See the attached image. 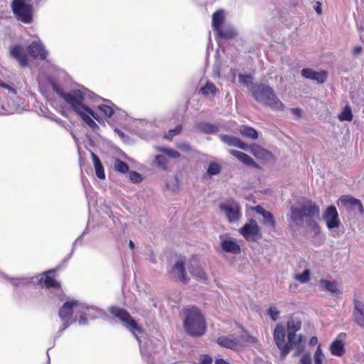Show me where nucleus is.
<instances>
[{
    "instance_id": "nucleus-57",
    "label": "nucleus",
    "mask_w": 364,
    "mask_h": 364,
    "mask_svg": "<svg viewBox=\"0 0 364 364\" xmlns=\"http://www.w3.org/2000/svg\"><path fill=\"white\" fill-rule=\"evenodd\" d=\"M215 364H230L223 358H218L215 361Z\"/></svg>"
},
{
    "instance_id": "nucleus-19",
    "label": "nucleus",
    "mask_w": 364,
    "mask_h": 364,
    "mask_svg": "<svg viewBox=\"0 0 364 364\" xmlns=\"http://www.w3.org/2000/svg\"><path fill=\"white\" fill-rule=\"evenodd\" d=\"M353 318L355 322L364 328V304L358 300H354Z\"/></svg>"
},
{
    "instance_id": "nucleus-18",
    "label": "nucleus",
    "mask_w": 364,
    "mask_h": 364,
    "mask_svg": "<svg viewBox=\"0 0 364 364\" xmlns=\"http://www.w3.org/2000/svg\"><path fill=\"white\" fill-rule=\"evenodd\" d=\"M188 270L193 277H196L198 280H207L206 274L204 270L199 265L198 261L192 258L189 261Z\"/></svg>"
},
{
    "instance_id": "nucleus-51",
    "label": "nucleus",
    "mask_w": 364,
    "mask_h": 364,
    "mask_svg": "<svg viewBox=\"0 0 364 364\" xmlns=\"http://www.w3.org/2000/svg\"><path fill=\"white\" fill-rule=\"evenodd\" d=\"M240 80L242 83H248L252 80V76L249 75H240Z\"/></svg>"
},
{
    "instance_id": "nucleus-26",
    "label": "nucleus",
    "mask_w": 364,
    "mask_h": 364,
    "mask_svg": "<svg viewBox=\"0 0 364 364\" xmlns=\"http://www.w3.org/2000/svg\"><path fill=\"white\" fill-rule=\"evenodd\" d=\"M330 351L333 355L341 357L345 353L344 343L337 338L330 345Z\"/></svg>"
},
{
    "instance_id": "nucleus-32",
    "label": "nucleus",
    "mask_w": 364,
    "mask_h": 364,
    "mask_svg": "<svg viewBox=\"0 0 364 364\" xmlns=\"http://www.w3.org/2000/svg\"><path fill=\"white\" fill-rule=\"evenodd\" d=\"M250 150L255 157L261 159H265L269 154L266 149L257 144L250 146Z\"/></svg>"
},
{
    "instance_id": "nucleus-28",
    "label": "nucleus",
    "mask_w": 364,
    "mask_h": 364,
    "mask_svg": "<svg viewBox=\"0 0 364 364\" xmlns=\"http://www.w3.org/2000/svg\"><path fill=\"white\" fill-rule=\"evenodd\" d=\"M92 159L93 161L95 170L97 176L100 179H105V170H104V167L101 163L100 158L95 154L92 153Z\"/></svg>"
},
{
    "instance_id": "nucleus-20",
    "label": "nucleus",
    "mask_w": 364,
    "mask_h": 364,
    "mask_svg": "<svg viewBox=\"0 0 364 364\" xmlns=\"http://www.w3.org/2000/svg\"><path fill=\"white\" fill-rule=\"evenodd\" d=\"M339 201L346 208L349 209L358 207L359 210L363 212V206L360 200L356 199L350 196H342L339 198Z\"/></svg>"
},
{
    "instance_id": "nucleus-16",
    "label": "nucleus",
    "mask_w": 364,
    "mask_h": 364,
    "mask_svg": "<svg viewBox=\"0 0 364 364\" xmlns=\"http://www.w3.org/2000/svg\"><path fill=\"white\" fill-rule=\"evenodd\" d=\"M55 269H50L43 274V276L39 279V283L45 286L48 289L54 288L60 289V283L57 282L54 278L53 274Z\"/></svg>"
},
{
    "instance_id": "nucleus-31",
    "label": "nucleus",
    "mask_w": 364,
    "mask_h": 364,
    "mask_svg": "<svg viewBox=\"0 0 364 364\" xmlns=\"http://www.w3.org/2000/svg\"><path fill=\"white\" fill-rule=\"evenodd\" d=\"M197 127L198 129L204 134H215L219 130L216 125L208 122H200Z\"/></svg>"
},
{
    "instance_id": "nucleus-2",
    "label": "nucleus",
    "mask_w": 364,
    "mask_h": 364,
    "mask_svg": "<svg viewBox=\"0 0 364 364\" xmlns=\"http://www.w3.org/2000/svg\"><path fill=\"white\" fill-rule=\"evenodd\" d=\"M183 328L188 335L200 337L205 333L206 321L198 308L187 306L183 309Z\"/></svg>"
},
{
    "instance_id": "nucleus-34",
    "label": "nucleus",
    "mask_w": 364,
    "mask_h": 364,
    "mask_svg": "<svg viewBox=\"0 0 364 364\" xmlns=\"http://www.w3.org/2000/svg\"><path fill=\"white\" fill-rule=\"evenodd\" d=\"M155 150L158 152L164 154L166 156L172 159H178L181 157V154L173 149L166 148L164 146H156Z\"/></svg>"
},
{
    "instance_id": "nucleus-12",
    "label": "nucleus",
    "mask_w": 364,
    "mask_h": 364,
    "mask_svg": "<svg viewBox=\"0 0 364 364\" xmlns=\"http://www.w3.org/2000/svg\"><path fill=\"white\" fill-rule=\"evenodd\" d=\"M323 218L326 221L328 229L338 228L341 225L338 213L334 205H330L325 210Z\"/></svg>"
},
{
    "instance_id": "nucleus-47",
    "label": "nucleus",
    "mask_w": 364,
    "mask_h": 364,
    "mask_svg": "<svg viewBox=\"0 0 364 364\" xmlns=\"http://www.w3.org/2000/svg\"><path fill=\"white\" fill-rule=\"evenodd\" d=\"M268 314L273 321H276L279 315V311L275 307H270L268 309Z\"/></svg>"
},
{
    "instance_id": "nucleus-10",
    "label": "nucleus",
    "mask_w": 364,
    "mask_h": 364,
    "mask_svg": "<svg viewBox=\"0 0 364 364\" xmlns=\"http://www.w3.org/2000/svg\"><path fill=\"white\" fill-rule=\"evenodd\" d=\"M219 208L225 214L228 221L230 223L238 220L241 216V208L239 204L234 200L221 203L219 205Z\"/></svg>"
},
{
    "instance_id": "nucleus-7",
    "label": "nucleus",
    "mask_w": 364,
    "mask_h": 364,
    "mask_svg": "<svg viewBox=\"0 0 364 364\" xmlns=\"http://www.w3.org/2000/svg\"><path fill=\"white\" fill-rule=\"evenodd\" d=\"M319 207L310 200H307L300 208L291 207V219L293 221L302 220L304 218H312L319 214Z\"/></svg>"
},
{
    "instance_id": "nucleus-39",
    "label": "nucleus",
    "mask_w": 364,
    "mask_h": 364,
    "mask_svg": "<svg viewBox=\"0 0 364 364\" xmlns=\"http://www.w3.org/2000/svg\"><path fill=\"white\" fill-rule=\"evenodd\" d=\"M114 166V168L122 173H126L129 170L128 164L120 159H116Z\"/></svg>"
},
{
    "instance_id": "nucleus-56",
    "label": "nucleus",
    "mask_w": 364,
    "mask_h": 364,
    "mask_svg": "<svg viewBox=\"0 0 364 364\" xmlns=\"http://www.w3.org/2000/svg\"><path fill=\"white\" fill-rule=\"evenodd\" d=\"M318 343V338L316 336H312L309 340L310 346H315Z\"/></svg>"
},
{
    "instance_id": "nucleus-55",
    "label": "nucleus",
    "mask_w": 364,
    "mask_h": 364,
    "mask_svg": "<svg viewBox=\"0 0 364 364\" xmlns=\"http://www.w3.org/2000/svg\"><path fill=\"white\" fill-rule=\"evenodd\" d=\"M315 10L318 14H321L322 13V8H321V4L318 1L316 2L315 6Z\"/></svg>"
},
{
    "instance_id": "nucleus-5",
    "label": "nucleus",
    "mask_w": 364,
    "mask_h": 364,
    "mask_svg": "<svg viewBox=\"0 0 364 364\" xmlns=\"http://www.w3.org/2000/svg\"><path fill=\"white\" fill-rule=\"evenodd\" d=\"M12 11L16 18L26 24H30L33 21V6L27 0H13L11 4Z\"/></svg>"
},
{
    "instance_id": "nucleus-52",
    "label": "nucleus",
    "mask_w": 364,
    "mask_h": 364,
    "mask_svg": "<svg viewBox=\"0 0 364 364\" xmlns=\"http://www.w3.org/2000/svg\"><path fill=\"white\" fill-rule=\"evenodd\" d=\"M362 47L360 46H355L353 48L352 53L353 55H358L362 52Z\"/></svg>"
},
{
    "instance_id": "nucleus-23",
    "label": "nucleus",
    "mask_w": 364,
    "mask_h": 364,
    "mask_svg": "<svg viewBox=\"0 0 364 364\" xmlns=\"http://www.w3.org/2000/svg\"><path fill=\"white\" fill-rule=\"evenodd\" d=\"M220 138L223 142L229 146H236L244 150L247 149V144L237 137L223 134L220 136Z\"/></svg>"
},
{
    "instance_id": "nucleus-29",
    "label": "nucleus",
    "mask_w": 364,
    "mask_h": 364,
    "mask_svg": "<svg viewBox=\"0 0 364 364\" xmlns=\"http://www.w3.org/2000/svg\"><path fill=\"white\" fill-rule=\"evenodd\" d=\"M154 164L158 168L163 171H168L169 168V161L165 155H156Z\"/></svg>"
},
{
    "instance_id": "nucleus-40",
    "label": "nucleus",
    "mask_w": 364,
    "mask_h": 364,
    "mask_svg": "<svg viewBox=\"0 0 364 364\" xmlns=\"http://www.w3.org/2000/svg\"><path fill=\"white\" fill-rule=\"evenodd\" d=\"M98 110L102 112L104 115L107 117H111L114 114V109L113 108L107 105H100L97 106Z\"/></svg>"
},
{
    "instance_id": "nucleus-46",
    "label": "nucleus",
    "mask_w": 364,
    "mask_h": 364,
    "mask_svg": "<svg viewBox=\"0 0 364 364\" xmlns=\"http://www.w3.org/2000/svg\"><path fill=\"white\" fill-rule=\"evenodd\" d=\"M129 179L133 183H140L142 181V177L139 173L136 171H132L129 173Z\"/></svg>"
},
{
    "instance_id": "nucleus-8",
    "label": "nucleus",
    "mask_w": 364,
    "mask_h": 364,
    "mask_svg": "<svg viewBox=\"0 0 364 364\" xmlns=\"http://www.w3.org/2000/svg\"><path fill=\"white\" fill-rule=\"evenodd\" d=\"M239 232L248 242H257L262 237L261 228L255 219H250L240 230Z\"/></svg>"
},
{
    "instance_id": "nucleus-15",
    "label": "nucleus",
    "mask_w": 364,
    "mask_h": 364,
    "mask_svg": "<svg viewBox=\"0 0 364 364\" xmlns=\"http://www.w3.org/2000/svg\"><path fill=\"white\" fill-rule=\"evenodd\" d=\"M301 73L304 77L316 80L318 83L324 82L326 80L328 76V73L325 70L316 72L310 68L303 69Z\"/></svg>"
},
{
    "instance_id": "nucleus-41",
    "label": "nucleus",
    "mask_w": 364,
    "mask_h": 364,
    "mask_svg": "<svg viewBox=\"0 0 364 364\" xmlns=\"http://www.w3.org/2000/svg\"><path fill=\"white\" fill-rule=\"evenodd\" d=\"M220 171L221 166L215 162H212L209 164V166L207 170V173L209 176L217 175L220 172Z\"/></svg>"
},
{
    "instance_id": "nucleus-24",
    "label": "nucleus",
    "mask_w": 364,
    "mask_h": 364,
    "mask_svg": "<svg viewBox=\"0 0 364 364\" xmlns=\"http://www.w3.org/2000/svg\"><path fill=\"white\" fill-rule=\"evenodd\" d=\"M225 22V15L223 10L220 9L213 14L212 16V26L213 30L216 32L219 31Z\"/></svg>"
},
{
    "instance_id": "nucleus-22",
    "label": "nucleus",
    "mask_w": 364,
    "mask_h": 364,
    "mask_svg": "<svg viewBox=\"0 0 364 364\" xmlns=\"http://www.w3.org/2000/svg\"><path fill=\"white\" fill-rule=\"evenodd\" d=\"M220 246L223 250L232 254H239L241 252L240 246L234 240H224L221 241Z\"/></svg>"
},
{
    "instance_id": "nucleus-48",
    "label": "nucleus",
    "mask_w": 364,
    "mask_h": 364,
    "mask_svg": "<svg viewBox=\"0 0 364 364\" xmlns=\"http://www.w3.org/2000/svg\"><path fill=\"white\" fill-rule=\"evenodd\" d=\"M300 364H312L311 354L305 353L300 359Z\"/></svg>"
},
{
    "instance_id": "nucleus-13",
    "label": "nucleus",
    "mask_w": 364,
    "mask_h": 364,
    "mask_svg": "<svg viewBox=\"0 0 364 364\" xmlns=\"http://www.w3.org/2000/svg\"><path fill=\"white\" fill-rule=\"evenodd\" d=\"M10 55L18 63L22 68L28 66L29 61L23 48L19 44L12 46L9 49Z\"/></svg>"
},
{
    "instance_id": "nucleus-3",
    "label": "nucleus",
    "mask_w": 364,
    "mask_h": 364,
    "mask_svg": "<svg viewBox=\"0 0 364 364\" xmlns=\"http://www.w3.org/2000/svg\"><path fill=\"white\" fill-rule=\"evenodd\" d=\"M250 92L257 102L277 110L284 109V104L279 100L270 86L262 83H256L252 85Z\"/></svg>"
},
{
    "instance_id": "nucleus-27",
    "label": "nucleus",
    "mask_w": 364,
    "mask_h": 364,
    "mask_svg": "<svg viewBox=\"0 0 364 364\" xmlns=\"http://www.w3.org/2000/svg\"><path fill=\"white\" fill-rule=\"evenodd\" d=\"M90 308L88 306H85L80 303H79V306H77L76 312L78 314L76 316V321L77 320L80 324L85 325L87 323V316L88 312L90 311Z\"/></svg>"
},
{
    "instance_id": "nucleus-49",
    "label": "nucleus",
    "mask_w": 364,
    "mask_h": 364,
    "mask_svg": "<svg viewBox=\"0 0 364 364\" xmlns=\"http://www.w3.org/2000/svg\"><path fill=\"white\" fill-rule=\"evenodd\" d=\"M176 146L178 149L184 152H189L191 151V146L186 142L179 143L177 144Z\"/></svg>"
},
{
    "instance_id": "nucleus-17",
    "label": "nucleus",
    "mask_w": 364,
    "mask_h": 364,
    "mask_svg": "<svg viewBox=\"0 0 364 364\" xmlns=\"http://www.w3.org/2000/svg\"><path fill=\"white\" fill-rule=\"evenodd\" d=\"M216 343L223 348L235 350L240 344V339L233 335H229L218 337Z\"/></svg>"
},
{
    "instance_id": "nucleus-25",
    "label": "nucleus",
    "mask_w": 364,
    "mask_h": 364,
    "mask_svg": "<svg viewBox=\"0 0 364 364\" xmlns=\"http://www.w3.org/2000/svg\"><path fill=\"white\" fill-rule=\"evenodd\" d=\"M230 153L236 157L238 160H240L243 164L248 165V166H257V164L255 162V161L247 154L237 151L231 149L230 151Z\"/></svg>"
},
{
    "instance_id": "nucleus-53",
    "label": "nucleus",
    "mask_w": 364,
    "mask_h": 364,
    "mask_svg": "<svg viewBox=\"0 0 364 364\" xmlns=\"http://www.w3.org/2000/svg\"><path fill=\"white\" fill-rule=\"evenodd\" d=\"M0 87L7 89L10 92H12L14 93L16 92V90L14 88H13L12 87H11L10 85H7L6 83H5L4 82H0Z\"/></svg>"
},
{
    "instance_id": "nucleus-42",
    "label": "nucleus",
    "mask_w": 364,
    "mask_h": 364,
    "mask_svg": "<svg viewBox=\"0 0 364 364\" xmlns=\"http://www.w3.org/2000/svg\"><path fill=\"white\" fill-rule=\"evenodd\" d=\"M295 279L301 283H306L310 280V271L305 269L301 274H296Z\"/></svg>"
},
{
    "instance_id": "nucleus-21",
    "label": "nucleus",
    "mask_w": 364,
    "mask_h": 364,
    "mask_svg": "<svg viewBox=\"0 0 364 364\" xmlns=\"http://www.w3.org/2000/svg\"><path fill=\"white\" fill-rule=\"evenodd\" d=\"M172 272L175 274L176 280L186 283L188 278L186 276L184 268V262L181 260L177 261L172 268Z\"/></svg>"
},
{
    "instance_id": "nucleus-4",
    "label": "nucleus",
    "mask_w": 364,
    "mask_h": 364,
    "mask_svg": "<svg viewBox=\"0 0 364 364\" xmlns=\"http://www.w3.org/2000/svg\"><path fill=\"white\" fill-rule=\"evenodd\" d=\"M53 90L68 104L77 114L83 112L87 105L84 103L85 93L80 90H73L66 92L55 82H51Z\"/></svg>"
},
{
    "instance_id": "nucleus-45",
    "label": "nucleus",
    "mask_w": 364,
    "mask_h": 364,
    "mask_svg": "<svg viewBox=\"0 0 364 364\" xmlns=\"http://www.w3.org/2000/svg\"><path fill=\"white\" fill-rule=\"evenodd\" d=\"M86 112L87 114H88L90 117H93L95 119H96L97 122H101L102 118L100 117L99 114H97L96 112H95L90 107L87 106L85 109L84 110Z\"/></svg>"
},
{
    "instance_id": "nucleus-9",
    "label": "nucleus",
    "mask_w": 364,
    "mask_h": 364,
    "mask_svg": "<svg viewBox=\"0 0 364 364\" xmlns=\"http://www.w3.org/2000/svg\"><path fill=\"white\" fill-rule=\"evenodd\" d=\"M77 306H79V302L72 300L65 302L60 308L58 315L63 322L64 328H68L71 323L76 321V319L72 320V318L73 311H76Z\"/></svg>"
},
{
    "instance_id": "nucleus-37",
    "label": "nucleus",
    "mask_w": 364,
    "mask_h": 364,
    "mask_svg": "<svg viewBox=\"0 0 364 364\" xmlns=\"http://www.w3.org/2000/svg\"><path fill=\"white\" fill-rule=\"evenodd\" d=\"M241 134L246 137L252 139H257L258 138V133L252 127L245 126L242 127V129L240 130Z\"/></svg>"
},
{
    "instance_id": "nucleus-54",
    "label": "nucleus",
    "mask_w": 364,
    "mask_h": 364,
    "mask_svg": "<svg viewBox=\"0 0 364 364\" xmlns=\"http://www.w3.org/2000/svg\"><path fill=\"white\" fill-rule=\"evenodd\" d=\"M291 113L296 116L298 118H300L301 116V110L300 108H293L291 109Z\"/></svg>"
},
{
    "instance_id": "nucleus-14",
    "label": "nucleus",
    "mask_w": 364,
    "mask_h": 364,
    "mask_svg": "<svg viewBox=\"0 0 364 364\" xmlns=\"http://www.w3.org/2000/svg\"><path fill=\"white\" fill-rule=\"evenodd\" d=\"M252 209L263 217L262 224L264 227L270 228L272 230H275L276 221L272 213L264 210L260 205L252 207Z\"/></svg>"
},
{
    "instance_id": "nucleus-36",
    "label": "nucleus",
    "mask_w": 364,
    "mask_h": 364,
    "mask_svg": "<svg viewBox=\"0 0 364 364\" xmlns=\"http://www.w3.org/2000/svg\"><path fill=\"white\" fill-rule=\"evenodd\" d=\"M320 282L325 290L333 294H337L338 292H339L336 282H330L326 279H321Z\"/></svg>"
},
{
    "instance_id": "nucleus-50",
    "label": "nucleus",
    "mask_w": 364,
    "mask_h": 364,
    "mask_svg": "<svg viewBox=\"0 0 364 364\" xmlns=\"http://www.w3.org/2000/svg\"><path fill=\"white\" fill-rule=\"evenodd\" d=\"M213 359L209 355H203L200 357V364H212Z\"/></svg>"
},
{
    "instance_id": "nucleus-35",
    "label": "nucleus",
    "mask_w": 364,
    "mask_h": 364,
    "mask_svg": "<svg viewBox=\"0 0 364 364\" xmlns=\"http://www.w3.org/2000/svg\"><path fill=\"white\" fill-rule=\"evenodd\" d=\"M338 118L341 122H351L353 120V115L350 105H347L343 107L341 112L338 114Z\"/></svg>"
},
{
    "instance_id": "nucleus-44",
    "label": "nucleus",
    "mask_w": 364,
    "mask_h": 364,
    "mask_svg": "<svg viewBox=\"0 0 364 364\" xmlns=\"http://www.w3.org/2000/svg\"><path fill=\"white\" fill-rule=\"evenodd\" d=\"M182 131V125L178 124L174 129H169L168 133L166 134L165 137L169 140H171L172 138L179 134Z\"/></svg>"
},
{
    "instance_id": "nucleus-60",
    "label": "nucleus",
    "mask_w": 364,
    "mask_h": 364,
    "mask_svg": "<svg viewBox=\"0 0 364 364\" xmlns=\"http://www.w3.org/2000/svg\"><path fill=\"white\" fill-rule=\"evenodd\" d=\"M250 340H251L252 342H253V343H256L257 342V339L255 338H254L252 336H250Z\"/></svg>"
},
{
    "instance_id": "nucleus-43",
    "label": "nucleus",
    "mask_w": 364,
    "mask_h": 364,
    "mask_svg": "<svg viewBox=\"0 0 364 364\" xmlns=\"http://www.w3.org/2000/svg\"><path fill=\"white\" fill-rule=\"evenodd\" d=\"M324 359V355L322 352L321 345H318L316 352L314 353V363L322 364L323 360Z\"/></svg>"
},
{
    "instance_id": "nucleus-11",
    "label": "nucleus",
    "mask_w": 364,
    "mask_h": 364,
    "mask_svg": "<svg viewBox=\"0 0 364 364\" xmlns=\"http://www.w3.org/2000/svg\"><path fill=\"white\" fill-rule=\"evenodd\" d=\"M26 50L28 55L34 60H44L48 55V50L40 40L32 41L28 46Z\"/></svg>"
},
{
    "instance_id": "nucleus-6",
    "label": "nucleus",
    "mask_w": 364,
    "mask_h": 364,
    "mask_svg": "<svg viewBox=\"0 0 364 364\" xmlns=\"http://www.w3.org/2000/svg\"><path fill=\"white\" fill-rule=\"evenodd\" d=\"M109 311L112 315L117 318L132 333H135L136 332L141 333L143 331L136 320L134 319L130 314L124 309L112 306L109 309Z\"/></svg>"
},
{
    "instance_id": "nucleus-33",
    "label": "nucleus",
    "mask_w": 364,
    "mask_h": 364,
    "mask_svg": "<svg viewBox=\"0 0 364 364\" xmlns=\"http://www.w3.org/2000/svg\"><path fill=\"white\" fill-rule=\"evenodd\" d=\"M218 89L212 82L208 81L205 85L200 89V92L203 95L208 96L211 94L215 95L218 92Z\"/></svg>"
},
{
    "instance_id": "nucleus-38",
    "label": "nucleus",
    "mask_w": 364,
    "mask_h": 364,
    "mask_svg": "<svg viewBox=\"0 0 364 364\" xmlns=\"http://www.w3.org/2000/svg\"><path fill=\"white\" fill-rule=\"evenodd\" d=\"M80 118L93 130L99 129V126L96 122L88 115L86 112H83L79 114Z\"/></svg>"
},
{
    "instance_id": "nucleus-30",
    "label": "nucleus",
    "mask_w": 364,
    "mask_h": 364,
    "mask_svg": "<svg viewBox=\"0 0 364 364\" xmlns=\"http://www.w3.org/2000/svg\"><path fill=\"white\" fill-rule=\"evenodd\" d=\"M218 36L224 39H232L237 36V31L231 27L225 28H221L219 31H216Z\"/></svg>"
},
{
    "instance_id": "nucleus-58",
    "label": "nucleus",
    "mask_w": 364,
    "mask_h": 364,
    "mask_svg": "<svg viewBox=\"0 0 364 364\" xmlns=\"http://www.w3.org/2000/svg\"><path fill=\"white\" fill-rule=\"evenodd\" d=\"M12 283H13V284L14 286H18V285H20L21 284V282L20 280L15 279V280L13 281Z\"/></svg>"
},
{
    "instance_id": "nucleus-1",
    "label": "nucleus",
    "mask_w": 364,
    "mask_h": 364,
    "mask_svg": "<svg viewBox=\"0 0 364 364\" xmlns=\"http://www.w3.org/2000/svg\"><path fill=\"white\" fill-rule=\"evenodd\" d=\"M301 328V321L299 318L291 317L287 323V331L284 327L277 324L274 332L273 338L278 349L280 350V359L284 360L290 351L295 349L294 357L299 356L305 349L306 339L304 336L296 333Z\"/></svg>"
},
{
    "instance_id": "nucleus-59",
    "label": "nucleus",
    "mask_w": 364,
    "mask_h": 364,
    "mask_svg": "<svg viewBox=\"0 0 364 364\" xmlns=\"http://www.w3.org/2000/svg\"><path fill=\"white\" fill-rule=\"evenodd\" d=\"M129 247L132 249V250H134L135 246H134V243L133 242V241L130 240L129 242Z\"/></svg>"
}]
</instances>
